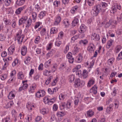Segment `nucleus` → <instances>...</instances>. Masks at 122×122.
Returning a JSON list of instances; mask_svg holds the SVG:
<instances>
[{
    "label": "nucleus",
    "instance_id": "1",
    "mask_svg": "<svg viewBox=\"0 0 122 122\" xmlns=\"http://www.w3.org/2000/svg\"><path fill=\"white\" fill-rule=\"evenodd\" d=\"M92 10V14L93 16H97L101 10V5L98 4L95 5L93 7Z\"/></svg>",
    "mask_w": 122,
    "mask_h": 122
},
{
    "label": "nucleus",
    "instance_id": "2",
    "mask_svg": "<svg viewBox=\"0 0 122 122\" xmlns=\"http://www.w3.org/2000/svg\"><path fill=\"white\" fill-rule=\"evenodd\" d=\"M74 83L76 87L78 86L82 87L85 85V82L83 81H81L79 78H78L75 79Z\"/></svg>",
    "mask_w": 122,
    "mask_h": 122
},
{
    "label": "nucleus",
    "instance_id": "3",
    "mask_svg": "<svg viewBox=\"0 0 122 122\" xmlns=\"http://www.w3.org/2000/svg\"><path fill=\"white\" fill-rule=\"evenodd\" d=\"M121 8V6L120 4L117 3L114 4L111 8L112 11L113 13H115L117 11V10H120Z\"/></svg>",
    "mask_w": 122,
    "mask_h": 122
},
{
    "label": "nucleus",
    "instance_id": "4",
    "mask_svg": "<svg viewBox=\"0 0 122 122\" xmlns=\"http://www.w3.org/2000/svg\"><path fill=\"white\" fill-rule=\"evenodd\" d=\"M91 39L92 40L98 41L100 40V36L99 34L96 33H92L91 36Z\"/></svg>",
    "mask_w": 122,
    "mask_h": 122
},
{
    "label": "nucleus",
    "instance_id": "5",
    "mask_svg": "<svg viewBox=\"0 0 122 122\" xmlns=\"http://www.w3.org/2000/svg\"><path fill=\"white\" fill-rule=\"evenodd\" d=\"M45 95V91L42 90H40L37 92L36 93V97L38 98L43 97Z\"/></svg>",
    "mask_w": 122,
    "mask_h": 122
},
{
    "label": "nucleus",
    "instance_id": "6",
    "mask_svg": "<svg viewBox=\"0 0 122 122\" xmlns=\"http://www.w3.org/2000/svg\"><path fill=\"white\" fill-rule=\"evenodd\" d=\"M47 34L48 36H49V34L48 32H47L46 29L45 28H43L41 29L40 31V34L42 36H46L45 39L47 38V37L46 36V34Z\"/></svg>",
    "mask_w": 122,
    "mask_h": 122
},
{
    "label": "nucleus",
    "instance_id": "7",
    "mask_svg": "<svg viewBox=\"0 0 122 122\" xmlns=\"http://www.w3.org/2000/svg\"><path fill=\"white\" fill-rule=\"evenodd\" d=\"M95 50V46L92 43L90 44L87 47V50L90 53L94 51Z\"/></svg>",
    "mask_w": 122,
    "mask_h": 122
},
{
    "label": "nucleus",
    "instance_id": "8",
    "mask_svg": "<svg viewBox=\"0 0 122 122\" xmlns=\"http://www.w3.org/2000/svg\"><path fill=\"white\" fill-rule=\"evenodd\" d=\"M15 45L12 44L8 48V50L9 55H11L13 53L15 50Z\"/></svg>",
    "mask_w": 122,
    "mask_h": 122
},
{
    "label": "nucleus",
    "instance_id": "9",
    "mask_svg": "<svg viewBox=\"0 0 122 122\" xmlns=\"http://www.w3.org/2000/svg\"><path fill=\"white\" fill-rule=\"evenodd\" d=\"M26 8V6L24 5L22 7H20L17 9L15 12V13L16 15H18L21 13V12L25 9Z\"/></svg>",
    "mask_w": 122,
    "mask_h": 122
},
{
    "label": "nucleus",
    "instance_id": "10",
    "mask_svg": "<svg viewBox=\"0 0 122 122\" xmlns=\"http://www.w3.org/2000/svg\"><path fill=\"white\" fill-rule=\"evenodd\" d=\"M15 91H11L9 93L8 96V98L10 99H12L14 98L15 96Z\"/></svg>",
    "mask_w": 122,
    "mask_h": 122
},
{
    "label": "nucleus",
    "instance_id": "11",
    "mask_svg": "<svg viewBox=\"0 0 122 122\" xmlns=\"http://www.w3.org/2000/svg\"><path fill=\"white\" fill-rule=\"evenodd\" d=\"M27 52V49L26 47L25 46H22L21 50V54L23 56L25 55Z\"/></svg>",
    "mask_w": 122,
    "mask_h": 122
},
{
    "label": "nucleus",
    "instance_id": "12",
    "mask_svg": "<svg viewBox=\"0 0 122 122\" xmlns=\"http://www.w3.org/2000/svg\"><path fill=\"white\" fill-rule=\"evenodd\" d=\"M36 86L35 83L32 84L30 87L29 90V92L30 93H33L35 91Z\"/></svg>",
    "mask_w": 122,
    "mask_h": 122
},
{
    "label": "nucleus",
    "instance_id": "13",
    "mask_svg": "<svg viewBox=\"0 0 122 122\" xmlns=\"http://www.w3.org/2000/svg\"><path fill=\"white\" fill-rule=\"evenodd\" d=\"M17 78L20 80H23L25 77V75L23 72L21 71H19L17 74Z\"/></svg>",
    "mask_w": 122,
    "mask_h": 122
},
{
    "label": "nucleus",
    "instance_id": "14",
    "mask_svg": "<svg viewBox=\"0 0 122 122\" xmlns=\"http://www.w3.org/2000/svg\"><path fill=\"white\" fill-rule=\"evenodd\" d=\"M23 84L22 86L20 87L19 89V91H20L23 90H25L27 89L28 86V85L27 83Z\"/></svg>",
    "mask_w": 122,
    "mask_h": 122
},
{
    "label": "nucleus",
    "instance_id": "15",
    "mask_svg": "<svg viewBox=\"0 0 122 122\" xmlns=\"http://www.w3.org/2000/svg\"><path fill=\"white\" fill-rule=\"evenodd\" d=\"M82 56L81 53L79 54L76 57V60L78 63L81 62L82 60Z\"/></svg>",
    "mask_w": 122,
    "mask_h": 122
},
{
    "label": "nucleus",
    "instance_id": "16",
    "mask_svg": "<svg viewBox=\"0 0 122 122\" xmlns=\"http://www.w3.org/2000/svg\"><path fill=\"white\" fill-rule=\"evenodd\" d=\"M86 27L83 24L80 27V30L79 32L81 33H84L86 31Z\"/></svg>",
    "mask_w": 122,
    "mask_h": 122
},
{
    "label": "nucleus",
    "instance_id": "17",
    "mask_svg": "<svg viewBox=\"0 0 122 122\" xmlns=\"http://www.w3.org/2000/svg\"><path fill=\"white\" fill-rule=\"evenodd\" d=\"M97 87L95 85L92 87L90 89V92L91 93H93L94 94H96L97 93Z\"/></svg>",
    "mask_w": 122,
    "mask_h": 122
},
{
    "label": "nucleus",
    "instance_id": "18",
    "mask_svg": "<svg viewBox=\"0 0 122 122\" xmlns=\"http://www.w3.org/2000/svg\"><path fill=\"white\" fill-rule=\"evenodd\" d=\"M113 104H110L109 107H107L106 109V112L107 114H110L111 111H112L113 109L112 108V107H113Z\"/></svg>",
    "mask_w": 122,
    "mask_h": 122
},
{
    "label": "nucleus",
    "instance_id": "19",
    "mask_svg": "<svg viewBox=\"0 0 122 122\" xmlns=\"http://www.w3.org/2000/svg\"><path fill=\"white\" fill-rule=\"evenodd\" d=\"M26 0H17L16 1V5L18 6L23 5L25 2Z\"/></svg>",
    "mask_w": 122,
    "mask_h": 122
},
{
    "label": "nucleus",
    "instance_id": "20",
    "mask_svg": "<svg viewBox=\"0 0 122 122\" xmlns=\"http://www.w3.org/2000/svg\"><path fill=\"white\" fill-rule=\"evenodd\" d=\"M79 9V7L77 5H76L73 7L71 10V12L72 14H74Z\"/></svg>",
    "mask_w": 122,
    "mask_h": 122
},
{
    "label": "nucleus",
    "instance_id": "21",
    "mask_svg": "<svg viewBox=\"0 0 122 122\" xmlns=\"http://www.w3.org/2000/svg\"><path fill=\"white\" fill-rule=\"evenodd\" d=\"M13 0H5L4 1L5 5L7 6H9L13 3Z\"/></svg>",
    "mask_w": 122,
    "mask_h": 122
},
{
    "label": "nucleus",
    "instance_id": "22",
    "mask_svg": "<svg viewBox=\"0 0 122 122\" xmlns=\"http://www.w3.org/2000/svg\"><path fill=\"white\" fill-rule=\"evenodd\" d=\"M95 80L93 79H90V80L87 83V86L89 87L94 84L95 83Z\"/></svg>",
    "mask_w": 122,
    "mask_h": 122
},
{
    "label": "nucleus",
    "instance_id": "23",
    "mask_svg": "<svg viewBox=\"0 0 122 122\" xmlns=\"http://www.w3.org/2000/svg\"><path fill=\"white\" fill-rule=\"evenodd\" d=\"M32 23L31 19L29 18L25 23V27L27 28H29L31 26Z\"/></svg>",
    "mask_w": 122,
    "mask_h": 122
},
{
    "label": "nucleus",
    "instance_id": "24",
    "mask_svg": "<svg viewBox=\"0 0 122 122\" xmlns=\"http://www.w3.org/2000/svg\"><path fill=\"white\" fill-rule=\"evenodd\" d=\"M61 20V17L59 15H58L56 17L54 25H57L60 22Z\"/></svg>",
    "mask_w": 122,
    "mask_h": 122
},
{
    "label": "nucleus",
    "instance_id": "25",
    "mask_svg": "<svg viewBox=\"0 0 122 122\" xmlns=\"http://www.w3.org/2000/svg\"><path fill=\"white\" fill-rule=\"evenodd\" d=\"M46 13V12L45 11H41L40 13L38 16V17L40 19H42L45 16Z\"/></svg>",
    "mask_w": 122,
    "mask_h": 122
},
{
    "label": "nucleus",
    "instance_id": "26",
    "mask_svg": "<svg viewBox=\"0 0 122 122\" xmlns=\"http://www.w3.org/2000/svg\"><path fill=\"white\" fill-rule=\"evenodd\" d=\"M63 25L65 27H67L69 25V20L67 19L64 20L63 21Z\"/></svg>",
    "mask_w": 122,
    "mask_h": 122
},
{
    "label": "nucleus",
    "instance_id": "27",
    "mask_svg": "<svg viewBox=\"0 0 122 122\" xmlns=\"http://www.w3.org/2000/svg\"><path fill=\"white\" fill-rule=\"evenodd\" d=\"M54 50H52L51 51H49L46 54V58L48 59L50 57H51L53 55Z\"/></svg>",
    "mask_w": 122,
    "mask_h": 122
},
{
    "label": "nucleus",
    "instance_id": "28",
    "mask_svg": "<svg viewBox=\"0 0 122 122\" xmlns=\"http://www.w3.org/2000/svg\"><path fill=\"white\" fill-rule=\"evenodd\" d=\"M113 41L112 40H110L108 41L106 46L107 48L108 49L111 47L112 45Z\"/></svg>",
    "mask_w": 122,
    "mask_h": 122
},
{
    "label": "nucleus",
    "instance_id": "29",
    "mask_svg": "<svg viewBox=\"0 0 122 122\" xmlns=\"http://www.w3.org/2000/svg\"><path fill=\"white\" fill-rule=\"evenodd\" d=\"M24 37V36L23 35H21L18 36L17 40L19 43H21L22 42Z\"/></svg>",
    "mask_w": 122,
    "mask_h": 122
},
{
    "label": "nucleus",
    "instance_id": "30",
    "mask_svg": "<svg viewBox=\"0 0 122 122\" xmlns=\"http://www.w3.org/2000/svg\"><path fill=\"white\" fill-rule=\"evenodd\" d=\"M88 42V41L86 39L81 40L79 42V44L81 45H86Z\"/></svg>",
    "mask_w": 122,
    "mask_h": 122
},
{
    "label": "nucleus",
    "instance_id": "31",
    "mask_svg": "<svg viewBox=\"0 0 122 122\" xmlns=\"http://www.w3.org/2000/svg\"><path fill=\"white\" fill-rule=\"evenodd\" d=\"M66 104L65 102L61 103L60 104V107L61 110L64 109L66 106Z\"/></svg>",
    "mask_w": 122,
    "mask_h": 122
},
{
    "label": "nucleus",
    "instance_id": "32",
    "mask_svg": "<svg viewBox=\"0 0 122 122\" xmlns=\"http://www.w3.org/2000/svg\"><path fill=\"white\" fill-rule=\"evenodd\" d=\"M78 22L79 20L78 19L76 18H75L72 23V26L73 27L75 26L78 23Z\"/></svg>",
    "mask_w": 122,
    "mask_h": 122
},
{
    "label": "nucleus",
    "instance_id": "33",
    "mask_svg": "<svg viewBox=\"0 0 122 122\" xmlns=\"http://www.w3.org/2000/svg\"><path fill=\"white\" fill-rule=\"evenodd\" d=\"M31 59V58L29 56L25 57V60L24 61L25 63L26 64L28 65L29 64H30V62Z\"/></svg>",
    "mask_w": 122,
    "mask_h": 122
},
{
    "label": "nucleus",
    "instance_id": "34",
    "mask_svg": "<svg viewBox=\"0 0 122 122\" xmlns=\"http://www.w3.org/2000/svg\"><path fill=\"white\" fill-rule=\"evenodd\" d=\"M41 74L39 73L35 74L33 76V79L35 80L38 81L39 77H41Z\"/></svg>",
    "mask_w": 122,
    "mask_h": 122
},
{
    "label": "nucleus",
    "instance_id": "35",
    "mask_svg": "<svg viewBox=\"0 0 122 122\" xmlns=\"http://www.w3.org/2000/svg\"><path fill=\"white\" fill-rule=\"evenodd\" d=\"M51 41L46 46V50H50L53 46V43Z\"/></svg>",
    "mask_w": 122,
    "mask_h": 122
},
{
    "label": "nucleus",
    "instance_id": "36",
    "mask_svg": "<svg viewBox=\"0 0 122 122\" xmlns=\"http://www.w3.org/2000/svg\"><path fill=\"white\" fill-rule=\"evenodd\" d=\"M75 78V76L73 75H71L68 77V79L70 82H71L73 81Z\"/></svg>",
    "mask_w": 122,
    "mask_h": 122
},
{
    "label": "nucleus",
    "instance_id": "37",
    "mask_svg": "<svg viewBox=\"0 0 122 122\" xmlns=\"http://www.w3.org/2000/svg\"><path fill=\"white\" fill-rule=\"evenodd\" d=\"M65 113L64 112H58L56 113V115L58 117H62L65 115Z\"/></svg>",
    "mask_w": 122,
    "mask_h": 122
},
{
    "label": "nucleus",
    "instance_id": "38",
    "mask_svg": "<svg viewBox=\"0 0 122 122\" xmlns=\"http://www.w3.org/2000/svg\"><path fill=\"white\" fill-rule=\"evenodd\" d=\"M37 15V14L36 12H33L32 13V20L34 22H35L36 20Z\"/></svg>",
    "mask_w": 122,
    "mask_h": 122
},
{
    "label": "nucleus",
    "instance_id": "39",
    "mask_svg": "<svg viewBox=\"0 0 122 122\" xmlns=\"http://www.w3.org/2000/svg\"><path fill=\"white\" fill-rule=\"evenodd\" d=\"M26 107L29 110H32L33 108H35V106L34 105L31 104H30L29 102L28 103V104L27 105Z\"/></svg>",
    "mask_w": 122,
    "mask_h": 122
},
{
    "label": "nucleus",
    "instance_id": "40",
    "mask_svg": "<svg viewBox=\"0 0 122 122\" xmlns=\"http://www.w3.org/2000/svg\"><path fill=\"white\" fill-rule=\"evenodd\" d=\"M79 51V49L77 47V46H75L72 51V52L73 54L75 55L78 53Z\"/></svg>",
    "mask_w": 122,
    "mask_h": 122
},
{
    "label": "nucleus",
    "instance_id": "41",
    "mask_svg": "<svg viewBox=\"0 0 122 122\" xmlns=\"http://www.w3.org/2000/svg\"><path fill=\"white\" fill-rule=\"evenodd\" d=\"M94 112L91 110L88 111L87 113V116L89 117H91L94 115Z\"/></svg>",
    "mask_w": 122,
    "mask_h": 122
},
{
    "label": "nucleus",
    "instance_id": "42",
    "mask_svg": "<svg viewBox=\"0 0 122 122\" xmlns=\"http://www.w3.org/2000/svg\"><path fill=\"white\" fill-rule=\"evenodd\" d=\"M57 31L56 28L53 27L50 30V33L51 34H54L56 33Z\"/></svg>",
    "mask_w": 122,
    "mask_h": 122
},
{
    "label": "nucleus",
    "instance_id": "43",
    "mask_svg": "<svg viewBox=\"0 0 122 122\" xmlns=\"http://www.w3.org/2000/svg\"><path fill=\"white\" fill-rule=\"evenodd\" d=\"M49 98V97L47 96H46L43 98V101L46 104H47L48 105Z\"/></svg>",
    "mask_w": 122,
    "mask_h": 122
},
{
    "label": "nucleus",
    "instance_id": "44",
    "mask_svg": "<svg viewBox=\"0 0 122 122\" xmlns=\"http://www.w3.org/2000/svg\"><path fill=\"white\" fill-rule=\"evenodd\" d=\"M94 1L95 0H88L87 3L89 6H90L94 5Z\"/></svg>",
    "mask_w": 122,
    "mask_h": 122
},
{
    "label": "nucleus",
    "instance_id": "45",
    "mask_svg": "<svg viewBox=\"0 0 122 122\" xmlns=\"http://www.w3.org/2000/svg\"><path fill=\"white\" fill-rule=\"evenodd\" d=\"M53 77L50 76L45 81V83L47 85H48L51 81V80L52 79Z\"/></svg>",
    "mask_w": 122,
    "mask_h": 122
},
{
    "label": "nucleus",
    "instance_id": "46",
    "mask_svg": "<svg viewBox=\"0 0 122 122\" xmlns=\"http://www.w3.org/2000/svg\"><path fill=\"white\" fill-rule=\"evenodd\" d=\"M83 76L84 79H85L88 76V72L87 71L85 70H84L83 72Z\"/></svg>",
    "mask_w": 122,
    "mask_h": 122
},
{
    "label": "nucleus",
    "instance_id": "47",
    "mask_svg": "<svg viewBox=\"0 0 122 122\" xmlns=\"http://www.w3.org/2000/svg\"><path fill=\"white\" fill-rule=\"evenodd\" d=\"M114 61V59L113 58H111L108 60V63L110 65H111L113 63Z\"/></svg>",
    "mask_w": 122,
    "mask_h": 122
},
{
    "label": "nucleus",
    "instance_id": "48",
    "mask_svg": "<svg viewBox=\"0 0 122 122\" xmlns=\"http://www.w3.org/2000/svg\"><path fill=\"white\" fill-rule=\"evenodd\" d=\"M41 37L39 36H36L35 40V42L36 44H38L40 42Z\"/></svg>",
    "mask_w": 122,
    "mask_h": 122
},
{
    "label": "nucleus",
    "instance_id": "49",
    "mask_svg": "<svg viewBox=\"0 0 122 122\" xmlns=\"http://www.w3.org/2000/svg\"><path fill=\"white\" fill-rule=\"evenodd\" d=\"M56 100V98L54 97L52 99H49L48 105H50L53 103Z\"/></svg>",
    "mask_w": 122,
    "mask_h": 122
},
{
    "label": "nucleus",
    "instance_id": "50",
    "mask_svg": "<svg viewBox=\"0 0 122 122\" xmlns=\"http://www.w3.org/2000/svg\"><path fill=\"white\" fill-rule=\"evenodd\" d=\"M35 10L38 12L41 10V8L38 4L35 5Z\"/></svg>",
    "mask_w": 122,
    "mask_h": 122
},
{
    "label": "nucleus",
    "instance_id": "51",
    "mask_svg": "<svg viewBox=\"0 0 122 122\" xmlns=\"http://www.w3.org/2000/svg\"><path fill=\"white\" fill-rule=\"evenodd\" d=\"M56 41L55 42V45L57 46H59L61 44V42L58 39H56Z\"/></svg>",
    "mask_w": 122,
    "mask_h": 122
},
{
    "label": "nucleus",
    "instance_id": "52",
    "mask_svg": "<svg viewBox=\"0 0 122 122\" xmlns=\"http://www.w3.org/2000/svg\"><path fill=\"white\" fill-rule=\"evenodd\" d=\"M74 103L75 105L77 106L78 102L80 101V100L79 99V97H77L75 98L74 99Z\"/></svg>",
    "mask_w": 122,
    "mask_h": 122
},
{
    "label": "nucleus",
    "instance_id": "53",
    "mask_svg": "<svg viewBox=\"0 0 122 122\" xmlns=\"http://www.w3.org/2000/svg\"><path fill=\"white\" fill-rule=\"evenodd\" d=\"M58 65L56 64H55L53 65V66L52 67V71L53 72H54L56 70Z\"/></svg>",
    "mask_w": 122,
    "mask_h": 122
},
{
    "label": "nucleus",
    "instance_id": "54",
    "mask_svg": "<svg viewBox=\"0 0 122 122\" xmlns=\"http://www.w3.org/2000/svg\"><path fill=\"white\" fill-rule=\"evenodd\" d=\"M13 104V102H10L7 103L6 104L5 107L6 108H9Z\"/></svg>",
    "mask_w": 122,
    "mask_h": 122
},
{
    "label": "nucleus",
    "instance_id": "55",
    "mask_svg": "<svg viewBox=\"0 0 122 122\" xmlns=\"http://www.w3.org/2000/svg\"><path fill=\"white\" fill-rule=\"evenodd\" d=\"M40 112L44 115L47 113L48 112V111H47V109L43 108L40 110Z\"/></svg>",
    "mask_w": 122,
    "mask_h": 122
},
{
    "label": "nucleus",
    "instance_id": "56",
    "mask_svg": "<svg viewBox=\"0 0 122 122\" xmlns=\"http://www.w3.org/2000/svg\"><path fill=\"white\" fill-rule=\"evenodd\" d=\"M51 72V71H48L47 70H45L43 71V74L45 76H47Z\"/></svg>",
    "mask_w": 122,
    "mask_h": 122
},
{
    "label": "nucleus",
    "instance_id": "57",
    "mask_svg": "<svg viewBox=\"0 0 122 122\" xmlns=\"http://www.w3.org/2000/svg\"><path fill=\"white\" fill-rule=\"evenodd\" d=\"M58 78L57 77H56L52 82L51 85L52 86H54L56 85L57 82L58 81Z\"/></svg>",
    "mask_w": 122,
    "mask_h": 122
},
{
    "label": "nucleus",
    "instance_id": "58",
    "mask_svg": "<svg viewBox=\"0 0 122 122\" xmlns=\"http://www.w3.org/2000/svg\"><path fill=\"white\" fill-rule=\"evenodd\" d=\"M63 35L64 33L62 32H60L59 34L58 38L56 39H61L63 36Z\"/></svg>",
    "mask_w": 122,
    "mask_h": 122
},
{
    "label": "nucleus",
    "instance_id": "59",
    "mask_svg": "<svg viewBox=\"0 0 122 122\" xmlns=\"http://www.w3.org/2000/svg\"><path fill=\"white\" fill-rule=\"evenodd\" d=\"M51 60H49L47 61L45 63V66L46 67H48L49 66H50L51 64Z\"/></svg>",
    "mask_w": 122,
    "mask_h": 122
},
{
    "label": "nucleus",
    "instance_id": "60",
    "mask_svg": "<svg viewBox=\"0 0 122 122\" xmlns=\"http://www.w3.org/2000/svg\"><path fill=\"white\" fill-rule=\"evenodd\" d=\"M79 36L78 35H77L72 37L71 38V41L72 42H74L77 39Z\"/></svg>",
    "mask_w": 122,
    "mask_h": 122
},
{
    "label": "nucleus",
    "instance_id": "61",
    "mask_svg": "<svg viewBox=\"0 0 122 122\" xmlns=\"http://www.w3.org/2000/svg\"><path fill=\"white\" fill-rule=\"evenodd\" d=\"M112 23V21L111 20H109V21L107 22L105 26L106 27H108L111 25Z\"/></svg>",
    "mask_w": 122,
    "mask_h": 122
},
{
    "label": "nucleus",
    "instance_id": "62",
    "mask_svg": "<svg viewBox=\"0 0 122 122\" xmlns=\"http://www.w3.org/2000/svg\"><path fill=\"white\" fill-rule=\"evenodd\" d=\"M16 73V72L15 70H13L12 71L11 73H10V76L11 77H15V74Z\"/></svg>",
    "mask_w": 122,
    "mask_h": 122
},
{
    "label": "nucleus",
    "instance_id": "63",
    "mask_svg": "<svg viewBox=\"0 0 122 122\" xmlns=\"http://www.w3.org/2000/svg\"><path fill=\"white\" fill-rule=\"evenodd\" d=\"M10 119L9 117H7L2 120L3 122H10Z\"/></svg>",
    "mask_w": 122,
    "mask_h": 122
},
{
    "label": "nucleus",
    "instance_id": "64",
    "mask_svg": "<svg viewBox=\"0 0 122 122\" xmlns=\"http://www.w3.org/2000/svg\"><path fill=\"white\" fill-rule=\"evenodd\" d=\"M122 59V51L118 54V56L117 58V60L119 61Z\"/></svg>",
    "mask_w": 122,
    "mask_h": 122
}]
</instances>
